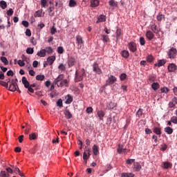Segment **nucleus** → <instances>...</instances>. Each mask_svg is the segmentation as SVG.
Returning <instances> with one entry per match:
<instances>
[{
    "label": "nucleus",
    "instance_id": "obj_1",
    "mask_svg": "<svg viewBox=\"0 0 177 177\" xmlns=\"http://www.w3.org/2000/svg\"><path fill=\"white\" fill-rule=\"evenodd\" d=\"M85 77V69L80 68L75 71V82H80L84 80Z\"/></svg>",
    "mask_w": 177,
    "mask_h": 177
},
{
    "label": "nucleus",
    "instance_id": "obj_2",
    "mask_svg": "<svg viewBox=\"0 0 177 177\" xmlns=\"http://www.w3.org/2000/svg\"><path fill=\"white\" fill-rule=\"evenodd\" d=\"M93 67V71L95 73V74H97V75H100L102 74V68H100V66H99V64L97 62H95L92 65Z\"/></svg>",
    "mask_w": 177,
    "mask_h": 177
},
{
    "label": "nucleus",
    "instance_id": "obj_3",
    "mask_svg": "<svg viewBox=\"0 0 177 177\" xmlns=\"http://www.w3.org/2000/svg\"><path fill=\"white\" fill-rule=\"evenodd\" d=\"M66 63L68 64V67L70 68L73 66H75V64L77 63V59L72 56L68 57Z\"/></svg>",
    "mask_w": 177,
    "mask_h": 177
},
{
    "label": "nucleus",
    "instance_id": "obj_4",
    "mask_svg": "<svg viewBox=\"0 0 177 177\" xmlns=\"http://www.w3.org/2000/svg\"><path fill=\"white\" fill-rule=\"evenodd\" d=\"M117 153H118V154H128L127 148H124V145L122 144L118 145Z\"/></svg>",
    "mask_w": 177,
    "mask_h": 177
},
{
    "label": "nucleus",
    "instance_id": "obj_5",
    "mask_svg": "<svg viewBox=\"0 0 177 177\" xmlns=\"http://www.w3.org/2000/svg\"><path fill=\"white\" fill-rule=\"evenodd\" d=\"M167 55L169 59H175L177 55V50L175 48H171L169 50Z\"/></svg>",
    "mask_w": 177,
    "mask_h": 177
},
{
    "label": "nucleus",
    "instance_id": "obj_6",
    "mask_svg": "<svg viewBox=\"0 0 177 177\" xmlns=\"http://www.w3.org/2000/svg\"><path fill=\"white\" fill-rule=\"evenodd\" d=\"M17 88H19V86H17V82L12 80L11 84L9 86L8 91H10L11 92H15V91H17Z\"/></svg>",
    "mask_w": 177,
    "mask_h": 177
},
{
    "label": "nucleus",
    "instance_id": "obj_7",
    "mask_svg": "<svg viewBox=\"0 0 177 177\" xmlns=\"http://www.w3.org/2000/svg\"><path fill=\"white\" fill-rule=\"evenodd\" d=\"M129 49L131 52L135 53L138 50V46L136 43L131 41L128 44Z\"/></svg>",
    "mask_w": 177,
    "mask_h": 177
},
{
    "label": "nucleus",
    "instance_id": "obj_8",
    "mask_svg": "<svg viewBox=\"0 0 177 177\" xmlns=\"http://www.w3.org/2000/svg\"><path fill=\"white\" fill-rule=\"evenodd\" d=\"M177 104V97H174L169 102V107L170 109H176Z\"/></svg>",
    "mask_w": 177,
    "mask_h": 177
},
{
    "label": "nucleus",
    "instance_id": "obj_9",
    "mask_svg": "<svg viewBox=\"0 0 177 177\" xmlns=\"http://www.w3.org/2000/svg\"><path fill=\"white\" fill-rule=\"evenodd\" d=\"M64 80V75L63 74L59 75L56 79H55L53 84L54 85L59 84Z\"/></svg>",
    "mask_w": 177,
    "mask_h": 177
},
{
    "label": "nucleus",
    "instance_id": "obj_10",
    "mask_svg": "<svg viewBox=\"0 0 177 177\" xmlns=\"http://www.w3.org/2000/svg\"><path fill=\"white\" fill-rule=\"evenodd\" d=\"M117 82V77L114 75H111L109 79L106 80V85H113L114 82Z\"/></svg>",
    "mask_w": 177,
    "mask_h": 177
},
{
    "label": "nucleus",
    "instance_id": "obj_11",
    "mask_svg": "<svg viewBox=\"0 0 177 177\" xmlns=\"http://www.w3.org/2000/svg\"><path fill=\"white\" fill-rule=\"evenodd\" d=\"M68 84H70V82L67 79L62 80V82H59V84H57L58 88H63V86L68 87Z\"/></svg>",
    "mask_w": 177,
    "mask_h": 177
},
{
    "label": "nucleus",
    "instance_id": "obj_12",
    "mask_svg": "<svg viewBox=\"0 0 177 177\" xmlns=\"http://www.w3.org/2000/svg\"><path fill=\"white\" fill-rule=\"evenodd\" d=\"M133 169L136 172H139V171L142 169V165H140V163L135 162L134 164L133 165Z\"/></svg>",
    "mask_w": 177,
    "mask_h": 177
},
{
    "label": "nucleus",
    "instance_id": "obj_13",
    "mask_svg": "<svg viewBox=\"0 0 177 177\" xmlns=\"http://www.w3.org/2000/svg\"><path fill=\"white\" fill-rule=\"evenodd\" d=\"M169 73H175L176 71V65L175 64H170L167 66Z\"/></svg>",
    "mask_w": 177,
    "mask_h": 177
},
{
    "label": "nucleus",
    "instance_id": "obj_14",
    "mask_svg": "<svg viewBox=\"0 0 177 177\" xmlns=\"http://www.w3.org/2000/svg\"><path fill=\"white\" fill-rule=\"evenodd\" d=\"M162 168L164 169H168V168H172V163L167 161V162H163L162 164Z\"/></svg>",
    "mask_w": 177,
    "mask_h": 177
},
{
    "label": "nucleus",
    "instance_id": "obj_15",
    "mask_svg": "<svg viewBox=\"0 0 177 177\" xmlns=\"http://www.w3.org/2000/svg\"><path fill=\"white\" fill-rule=\"evenodd\" d=\"M55 60H56V56L55 55L50 56L47 58V63H48L50 66H52V64L55 63Z\"/></svg>",
    "mask_w": 177,
    "mask_h": 177
},
{
    "label": "nucleus",
    "instance_id": "obj_16",
    "mask_svg": "<svg viewBox=\"0 0 177 177\" xmlns=\"http://www.w3.org/2000/svg\"><path fill=\"white\" fill-rule=\"evenodd\" d=\"M84 39L82 37L81 35H77L76 36V44H77V45H82L84 44Z\"/></svg>",
    "mask_w": 177,
    "mask_h": 177
},
{
    "label": "nucleus",
    "instance_id": "obj_17",
    "mask_svg": "<svg viewBox=\"0 0 177 177\" xmlns=\"http://www.w3.org/2000/svg\"><path fill=\"white\" fill-rule=\"evenodd\" d=\"M153 132L156 135H158V136H159V137L161 136L162 132H161V128L160 127H153Z\"/></svg>",
    "mask_w": 177,
    "mask_h": 177
},
{
    "label": "nucleus",
    "instance_id": "obj_18",
    "mask_svg": "<svg viewBox=\"0 0 177 177\" xmlns=\"http://www.w3.org/2000/svg\"><path fill=\"white\" fill-rule=\"evenodd\" d=\"M22 84L24 85L25 88H28V86H30V82H28L27 77L24 76L22 77Z\"/></svg>",
    "mask_w": 177,
    "mask_h": 177
},
{
    "label": "nucleus",
    "instance_id": "obj_19",
    "mask_svg": "<svg viewBox=\"0 0 177 177\" xmlns=\"http://www.w3.org/2000/svg\"><path fill=\"white\" fill-rule=\"evenodd\" d=\"M100 3L99 0H91V8H97V6Z\"/></svg>",
    "mask_w": 177,
    "mask_h": 177
},
{
    "label": "nucleus",
    "instance_id": "obj_20",
    "mask_svg": "<svg viewBox=\"0 0 177 177\" xmlns=\"http://www.w3.org/2000/svg\"><path fill=\"white\" fill-rule=\"evenodd\" d=\"M151 30L155 34H158V32H160V28H158V27H157V25L156 24H153L151 26Z\"/></svg>",
    "mask_w": 177,
    "mask_h": 177
},
{
    "label": "nucleus",
    "instance_id": "obj_21",
    "mask_svg": "<svg viewBox=\"0 0 177 177\" xmlns=\"http://www.w3.org/2000/svg\"><path fill=\"white\" fill-rule=\"evenodd\" d=\"M64 115L66 116V118L67 120H70V118H73V115L70 112V110L66 109V111L64 112Z\"/></svg>",
    "mask_w": 177,
    "mask_h": 177
},
{
    "label": "nucleus",
    "instance_id": "obj_22",
    "mask_svg": "<svg viewBox=\"0 0 177 177\" xmlns=\"http://www.w3.org/2000/svg\"><path fill=\"white\" fill-rule=\"evenodd\" d=\"M147 82L148 84H153V82H156V76L153 75H150L148 76Z\"/></svg>",
    "mask_w": 177,
    "mask_h": 177
},
{
    "label": "nucleus",
    "instance_id": "obj_23",
    "mask_svg": "<svg viewBox=\"0 0 177 177\" xmlns=\"http://www.w3.org/2000/svg\"><path fill=\"white\" fill-rule=\"evenodd\" d=\"M37 55L39 56V57H45V56H46V50L41 49L37 53Z\"/></svg>",
    "mask_w": 177,
    "mask_h": 177
},
{
    "label": "nucleus",
    "instance_id": "obj_24",
    "mask_svg": "<svg viewBox=\"0 0 177 177\" xmlns=\"http://www.w3.org/2000/svg\"><path fill=\"white\" fill-rule=\"evenodd\" d=\"M102 40L104 43L110 42V37L107 35H101Z\"/></svg>",
    "mask_w": 177,
    "mask_h": 177
},
{
    "label": "nucleus",
    "instance_id": "obj_25",
    "mask_svg": "<svg viewBox=\"0 0 177 177\" xmlns=\"http://www.w3.org/2000/svg\"><path fill=\"white\" fill-rule=\"evenodd\" d=\"M146 37L149 39V41H151V39L154 38V34L151 31L148 30L146 33Z\"/></svg>",
    "mask_w": 177,
    "mask_h": 177
},
{
    "label": "nucleus",
    "instance_id": "obj_26",
    "mask_svg": "<svg viewBox=\"0 0 177 177\" xmlns=\"http://www.w3.org/2000/svg\"><path fill=\"white\" fill-rule=\"evenodd\" d=\"M93 153L94 156H97L99 154V147L97 145H94L93 147Z\"/></svg>",
    "mask_w": 177,
    "mask_h": 177
},
{
    "label": "nucleus",
    "instance_id": "obj_27",
    "mask_svg": "<svg viewBox=\"0 0 177 177\" xmlns=\"http://www.w3.org/2000/svg\"><path fill=\"white\" fill-rule=\"evenodd\" d=\"M73 102V97L70 94L66 95V104H71Z\"/></svg>",
    "mask_w": 177,
    "mask_h": 177
},
{
    "label": "nucleus",
    "instance_id": "obj_28",
    "mask_svg": "<svg viewBox=\"0 0 177 177\" xmlns=\"http://www.w3.org/2000/svg\"><path fill=\"white\" fill-rule=\"evenodd\" d=\"M158 21H162V20L165 19V15H162V13L160 12L156 17Z\"/></svg>",
    "mask_w": 177,
    "mask_h": 177
},
{
    "label": "nucleus",
    "instance_id": "obj_29",
    "mask_svg": "<svg viewBox=\"0 0 177 177\" xmlns=\"http://www.w3.org/2000/svg\"><path fill=\"white\" fill-rule=\"evenodd\" d=\"M44 50H46V53H48V55H52L53 53V48L50 46L46 47Z\"/></svg>",
    "mask_w": 177,
    "mask_h": 177
},
{
    "label": "nucleus",
    "instance_id": "obj_30",
    "mask_svg": "<svg viewBox=\"0 0 177 177\" xmlns=\"http://www.w3.org/2000/svg\"><path fill=\"white\" fill-rule=\"evenodd\" d=\"M151 88L153 89V91H157L160 88V84H158V82H153L151 84Z\"/></svg>",
    "mask_w": 177,
    "mask_h": 177
},
{
    "label": "nucleus",
    "instance_id": "obj_31",
    "mask_svg": "<svg viewBox=\"0 0 177 177\" xmlns=\"http://www.w3.org/2000/svg\"><path fill=\"white\" fill-rule=\"evenodd\" d=\"M121 55L122 57H124L125 59H128V57H129V52L127 50L122 51Z\"/></svg>",
    "mask_w": 177,
    "mask_h": 177
},
{
    "label": "nucleus",
    "instance_id": "obj_32",
    "mask_svg": "<svg viewBox=\"0 0 177 177\" xmlns=\"http://www.w3.org/2000/svg\"><path fill=\"white\" fill-rule=\"evenodd\" d=\"M165 132H166V133L168 135H171L172 132H174V129L170 127H167L165 128Z\"/></svg>",
    "mask_w": 177,
    "mask_h": 177
},
{
    "label": "nucleus",
    "instance_id": "obj_33",
    "mask_svg": "<svg viewBox=\"0 0 177 177\" xmlns=\"http://www.w3.org/2000/svg\"><path fill=\"white\" fill-rule=\"evenodd\" d=\"M0 8L1 9L5 10L6 8H8V3L5 1H0Z\"/></svg>",
    "mask_w": 177,
    "mask_h": 177
},
{
    "label": "nucleus",
    "instance_id": "obj_34",
    "mask_svg": "<svg viewBox=\"0 0 177 177\" xmlns=\"http://www.w3.org/2000/svg\"><path fill=\"white\" fill-rule=\"evenodd\" d=\"M106 107L109 110H113V109H114V107H115V103H114L113 102H110L109 103V104L106 105Z\"/></svg>",
    "mask_w": 177,
    "mask_h": 177
},
{
    "label": "nucleus",
    "instance_id": "obj_35",
    "mask_svg": "<svg viewBox=\"0 0 177 177\" xmlns=\"http://www.w3.org/2000/svg\"><path fill=\"white\" fill-rule=\"evenodd\" d=\"M103 21H106V16L104 15H100L98 17V19L97 23H103Z\"/></svg>",
    "mask_w": 177,
    "mask_h": 177
},
{
    "label": "nucleus",
    "instance_id": "obj_36",
    "mask_svg": "<svg viewBox=\"0 0 177 177\" xmlns=\"http://www.w3.org/2000/svg\"><path fill=\"white\" fill-rule=\"evenodd\" d=\"M115 34H116V39L117 41H118V39H120V37H121V28L117 27Z\"/></svg>",
    "mask_w": 177,
    "mask_h": 177
},
{
    "label": "nucleus",
    "instance_id": "obj_37",
    "mask_svg": "<svg viewBox=\"0 0 177 177\" xmlns=\"http://www.w3.org/2000/svg\"><path fill=\"white\" fill-rule=\"evenodd\" d=\"M136 115L138 118H140V117H142V115H143V109H139L138 111L136 112Z\"/></svg>",
    "mask_w": 177,
    "mask_h": 177
},
{
    "label": "nucleus",
    "instance_id": "obj_38",
    "mask_svg": "<svg viewBox=\"0 0 177 177\" xmlns=\"http://www.w3.org/2000/svg\"><path fill=\"white\" fill-rule=\"evenodd\" d=\"M121 177H135L133 173H122Z\"/></svg>",
    "mask_w": 177,
    "mask_h": 177
},
{
    "label": "nucleus",
    "instance_id": "obj_39",
    "mask_svg": "<svg viewBox=\"0 0 177 177\" xmlns=\"http://www.w3.org/2000/svg\"><path fill=\"white\" fill-rule=\"evenodd\" d=\"M100 120H103V118L104 117V111H98L97 113Z\"/></svg>",
    "mask_w": 177,
    "mask_h": 177
},
{
    "label": "nucleus",
    "instance_id": "obj_40",
    "mask_svg": "<svg viewBox=\"0 0 177 177\" xmlns=\"http://www.w3.org/2000/svg\"><path fill=\"white\" fill-rule=\"evenodd\" d=\"M90 156H91V153H89V151H87V153L84 152L83 160H85L86 161V160H88V158H89Z\"/></svg>",
    "mask_w": 177,
    "mask_h": 177
},
{
    "label": "nucleus",
    "instance_id": "obj_41",
    "mask_svg": "<svg viewBox=\"0 0 177 177\" xmlns=\"http://www.w3.org/2000/svg\"><path fill=\"white\" fill-rule=\"evenodd\" d=\"M37 81H44L45 80V75H37L36 76Z\"/></svg>",
    "mask_w": 177,
    "mask_h": 177
},
{
    "label": "nucleus",
    "instance_id": "obj_42",
    "mask_svg": "<svg viewBox=\"0 0 177 177\" xmlns=\"http://www.w3.org/2000/svg\"><path fill=\"white\" fill-rule=\"evenodd\" d=\"M69 6L70 8H75V6H77V2L75 1V0H70Z\"/></svg>",
    "mask_w": 177,
    "mask_h": 177
},
{
    "label": "nucleus",
    "instance_id": "obj_43",
    "mask_svg": "<svg viewBox=\"0 0 177 177\" xmlns=\"http://www.w3.org/2000/svg\"><path fill=\"white\" fill-rule=\"evenodd\" d=\"M57 51L59 55H63V53H64V48L62 46H59Z\"/></svg>",
    "mask_w": 177,
    "mask_h": 177
},
{
    "label": "nucleus",
    "instance_id": "obj_44",
    "mask_svg": "<svg viewBox=\"0 0 177 177\" xmlns=\"http://www.w3.org/2000/svg\"><path fill=\"white\" fill-rule=\"evenodd\" d=\"M10 175L9 173H6L5 171H1L0 173V177H9Z\"/></svg>",
    "mask_w": 177,
    "mask_h": 177
},
{
    "label": "nucleus",
    "instance_id": "obj_45",
    "mask_svg": "<svg viewBox=\"0 0 177 177\" xmlns=\"http://www.w3.org/2000/svg\"><path fill=\"white\" fill-rule=\"evenodd\" d=\"M1 60L2 63H3L6 66H8L9 64V62H8V59L6 57H1Z\"/></svg>",
    "mask_w": 177,
    "mask_h": 177
},
{
    "label": "nucleus",
    "instance_id": "obj_46",
    "mask_svg": "<svg viewBox=\"0 0 177 177\" xmlns=\"http://www.w3.org/2000/svg\"><path fill=\"white\" fill-rule=\"evenodd\" d=\"M154 60V57H153V55H149L147 57V61L149 63H151Z\"/></svg>",
    "mask_w": 177,
    "mask_h": 177
},
{
    "label": "nucleus",
    "instance_id": "obj_47",
    "mask_svg": "<svg viewBox=\"0 0 177 177\" xmlns=\"http://www.w3.org/2000/svg\"><path fill=\"white\" fill-rule=\"evenodd\" d=\"M161 93H168L169 92V88L168 87H163L160 89Z\"/></svg>",
    "mask_w": 177,
    "mask_h": 177
},
{
    "label": "nucleus",
    "instance_id": "obj_48",
    "mask_svg": "<svg viewBox=\"0 0 177 177\" xmlns=\"http://www.w3.org/2000/svg\"><path fill=\"white\" fill-rule=\"evenodd\" d=\"M44 27H45V24L41 23L37 25V30H38L39 31H41V30H42V28H44Z\"/></svg>",
    "mask_w": 177,
    "mask_h": 177
},
{
    "label": "nucleus",
    "instance_id": "obj_49",
    "mask_svg": "<svg viewBox=\"0 0 177 177\" xmlns=\"http://www.w3.org/2000/svg\"><path fill=\"white\" fill-rule=\"evenodd\" d=\"M58 68L61 71H66V66L63 64H60L58 66Z\"/></svg>",
    "mask_w": 177,
    "mask_h": 177
},
{
    "label": "nucleus",
    "instance_id": "obj_50",
    "mask_svg": "<svg viewBox=\"0 0 177 177\" xmlns=\"http://www.w3.org/2000/svg\"><path fill=\"white\" fill-rule=\"evenodd\" d=\"M36 138H37V136L35 133H32L29 135L30 140H35Z\"/></svg>",
    "mask_w": 177,
    "mask_h": 177
},
{
    "label": "nucleus",
    "instance_id": "obj_51",
    "mask_svg": "<svg viewBox=\"0 0 177 177\" xmlns=\"http://www.w3.org/2000/svg\"><path fill=\"white\" fill-rule=\"evenodd\" d=\"M135 162V159H127L126 160V164H127L128 165H131V164H134Z\"/></svg>",
    "mask_w": 177,
    "mask_h": 177
},
{
    "label": "nucleus",
    "instance_id": "obj_52",
    "mask_svg": "<svg viewBox=\"0 0 177 177\" xmlns=\"http://www.w3.org/2000/svg\"><path fill=\"white\" fill-rule=\"evenodd\" d=\"M165 64V61L164 59H160L158 61V67H161Z\"/></svg>",
    "mask_w": 177,
    "mask_h": 177
},
{
    "label": "nucleus",
    "instance_id": "obj_53",
    "mask_svg": "<svg viewBox=\"0 0 177 177\" xmlns=\"http://www.w3.org/2000/svg\"><path fill=\"white\" fill-rule=\"evenodd\" d=\"M26 53H28V55H32V53H34V48H28L26 49Z\"/></svg>",
    "mask_w": 177,
    "mask_h": 177
},
{
    "label": "nucleus",
    "instance_id": "obj_54",
    "mask_svg": "<svg viewBox=\"0 0 177 177\" xmlns=\"http://www.w3.org/2000/svg\"><path fill=\"white\" fill-rule=\"evenodd\" d=\"M120 81H124V80H127V73H122L120 75Z\"/></svg>",
    "mask_w": 177,
    "mask_h": 177
},
{
    "label": "nucleus",
    "instance_id": "obj_55",
    "mask_svg": "<svg viewBox=\"0 0 177 177\" xmlns=\"http://www.w3.org/2000/svg\"><path fill=\"white\" fill-rule=\"evenodd\" d=\"M140 44L142 46H143L146 44V40H145V37H140Z\"/></svg>",
    "mask_w": 177,
    "mask_h": 177
},
{
    "label": "nucleus",
    "instance_id": "obj_56",
    "mask_svg": "<svg viewBox=\"0 0 177 177\" xmlns=\"http://www.w3.org/2000/svg\"><path fill=\"white\" fill-rule=\"evenodd\" d=\"M86 111L87 114H92V113H93V109L91 106H88L86 108Z\"/></svg>",
    "mask_w": 177,
    "mask_h": 177
},
{
    "label": "nucleus",
    "instance_id": "obj_57",
    "mask_svg": "<svg viewBox=\"0 0 177 177\" xmlns=\"http://www.w3.org/2000/svg\"><path fill=\"white\" fill-rule=\"evenodd\" d=\"M57 106H58V107H63V100L62 99L57 100Z\"/></svg>",
    "mask_w": 177,
    "mask_h": 177
},
{
    "label": "nucleus",
    "instance_id": "obj_58",
    "mask_svg": "<svg viewBox=\"0 0 177 177\" xmlns=\"http://www.w3.org/2000/svg\"><path fill=\"white\" fill-rule=\"evenodd\" d=\"M12 171L15 174H17L18 172H20V169H19V167H17V166H12Z\"/></svg>",
    "mask_w": 177,
    "mask_h": 177
},
{
    "label": "nucleus",
    "instance_id": "obj_59",
    "mask_svg": "<svg viewBox=\"0 0 177 177\" xmlns=\"http://www.w3.org/2000/svg\"><path fill=\"white\" fill-rule=\"evenodd\" d=\"M167 148H168V145H167L166 144H162L161 145L160 150L162 151H165V150H167Z\"/></svg>",
    "mask_w": 177,
    "mask_h": 177
},
{
    "label": "nucleus",
    "instance_id": "obj_60",
    "mask_svg": "<svg viewBox=\"0 0 177 177\" xmlns=\"http://www.w3.org/2000/svg\"><path fill=\"white\" fill-rule=\"evenodd\" d=\"M109 5H110V6L116 7L118 4H117V2L115 1L114 0H111L109 1Z\"/></svg>",
    "mask_w": 177,
    "mask_h": 177
},
{
    "label": "nucleus",
    "instance_id": "obj_61",
    "mask_svg": "<svg viewBox=\"0 0 177 177\" xmlns=\"http://www.w3.org/2000/svg\"><path fill=\"white\" fill-rule=\"evenodd\" d=\"M171 122H173V124H177V116H172L171 118Z\"/></svg>",
    "mask_w": 177,
    "mask_h": 177
},
{
    "label": "nucleus",
    "instance_id": "obj_62",
    "mask_svg": "<svg viewBox=\"0 0 177 177\" xmlns=\"http://www.w3.org/2000/svg\"><path fill=\"white\" fill-rule=\"evenodd\" d=\"M46 3H48V0H41V8H45Z\"/></svg>",
    "mask_w": 177,
    "mask_h": 177
},
{
    "label": "nucleus",
    "instance_id": "obj_63",
    "mask_svg": "<svg viewBox=\"0 0 177 177\" xmlns=\"http://www.w3.org/2000/svg\"><path fill=\"white\" fill-rule=\"evenodd\" d=\"M13 15V9L10 8L8 11H7V16H12Z\"/></svg>",
    "mask_w": 177,
    "mask_h": 177
},
{
    "label": "nucleus",
    "instance_id": "obj_64",
    "mask_svg": "<svg viewBox=\"0 0 177 177\" xmlns=\"http://www.w3.org/2000/svg\"><path fill=\"white\" fill-rule=\"evenodd\" d=\"M0 85H2V86H5L6 88H8V83L1 80H0Z\"/></svg>",
    "mask_w": 177,
    "mask_h": 177
}]
</instances>
